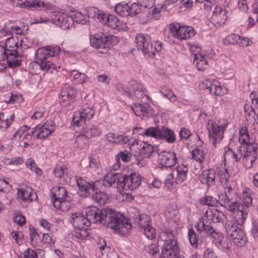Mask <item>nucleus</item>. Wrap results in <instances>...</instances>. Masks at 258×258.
I'll use <instances>...</instances> for the list:
<instances>
[{"mask_svg": "<svg viewBox=\"0 0 258 258\" xmlns=\"http://www.w3.org/2000/svg\"><path fill=\"white\" fill-rule=\"evenodd\" d=\"M88 139L89 137H87V134L84 131V134L80 135L77 137L75 143L77 144L78 147L83 148L84 145L87 143Z\"/></svg>", "mask_w": 258, "mask_h": 258, "instance_id": "obj_54", "label": "nucleus"}, {"mask_svg": "<svg viewBox=\"0 0 258 258\" xmlns=\"http://www.w3.org/2000/svg\"><path fill=\"white\" fill-rule=\"evenodd\" d=\"M250 97H252V105L250 106L253 110V116H256L257 119L258 120V97L254 95L253 93H251L250 95Z\"/></svg>", "mask_w": 258, "mask_h": 258, "instance_id": "obj_49", "label": "nucleus"}, {"mask_svg": "<svg viewBox=\"0 0 258 258\" xmlns=\"http://www.w3.org/2000/svg\"><path fill=\"white\" fill-rule=\"evenodd\" d=\"M225 215L215 208H212L210 211H207L205 216L199 219L195 225L197 231H204L205 233L210 236L215 237L218 235L213 227V223L222 222Z\"/></svg>", "mask_w": 258, "mask_h": 258, "instance_id": "obj_2", "label": "nucleus"}, {"mask_svg": "<svg viewBox=\"0 0 258 258\" xmlns=\"http://www.w3.org/2000/svg\"><path fill=\"white\" fill-rule=\"evenodd\" d=\"M130 9H128V16L134 17L139 14L141 11V7L139 3H133L130 6Z\"/></svg>", "mask_w": 258, "mask_h": 258, "instance_id": "obj_48", "label": "nucleus"}, {"mask_svg": "<svg viewBox=\"0 0 258 258\" xmlns=\"http://www.w3.org/2000/svg\"><path fill=\"white\" fill-rule=\"evenodd\" d=\"M217 237V240L216 241V244L218 247L222 249L223 250L228 249L230 248L231 243L230 240L226 237H224L223 236L220 235H215L214 238H216Z\"/></svg>", "mask_w": 258, "mask_h": 258, "instance_id": "obj_35", "label": "nucleus"}, {"mask_svg": "<svg viewBox=\"0 0 258 258\" xmlns=\"http://www.w3.org/2000/svg\"><path fill=\"white\" fill-rule=\"evenodd\" d=\"M132 110L138 116H148L150 113L151 107L148 101L142 100L137 101L131 106Z\"/></svg>", "mask_w": 258, "mask_h": 258, "instance_id": "obj_19", "label": "nucleus"}, {"mask_svg": "<svg viewBox=\"0 0 258 258\" xmlns=\"http://www.w3.org/2000/svg\"><path fill=\"white\" fill-rule=\"evenodd\" d=\"M244 110L245 113V118L247 120H250L251 119V116H252V118H254V116H253V110L250 105H248L247 104H245L244 106Z\"/></svg>", "mask_w": 258, "mask_h": 258, "instance_id": "obj_60", "label": "nucleus"}, {"mask_svg": "<svg viewBox=\"0 0 258 258\" xmlns=\"http://www.w3.org/2000/svg\"><path fill=\"white\" fill-rule=\"evenodd\" d=\"M110 27L119 30L121 28V22L114 15H109L107 24Z\"/></svg>", "mask_w": 258, "mask_h": 258, "instance_id": "obj_41", "label": "nucleus"}, {"mask_svg": "<svg viewBox=\"0 0 258 258\" xmlns=\"http://www.w3.org/2000/svg\"><path fill=\"white\" fill-rule=\"evenodd\" d=\"M224 153V161L227 160H234L235 162H238L240 160V158L238 157L237 155L232 151L231 149L229 147L225 148Z\"/></svg>", "mask_w": 258, "mask_h": 258, "instance_id": "obj_43", "label": "nucleus"}, {"mask_svg": "<svg viewBox=\"0 0 258 258\" xmlns=\"http://www.w3.org/2000/svg\"><path fill=\"white\" fill-rule=\"evenodd\" d=\"M240 36L236 34H231L227 36L223 40V42L226 45L232 44L235 45L238 43L240 39Z\"/></svg>", "mask_w": 258, "mask_h": 258, "instance_id": "obj_44", "label": "nucleus"}, {"mask_svg": "<svg viewBox=\"0 0 258 258\" xmlns=\"http://www.w3.org/2000/svg\"><path fill=\"white\" fill-rule=\"evenodd\" d=\"M169 174H167L166 178L165 180V185L168 188H171L173 186V175L172 172L169 171Z\"/></svg>", "mask_w": 258, "mask_h": 258, "instance_id": "obj_63", "label": "nucleus"}, {"mask_svg": "<svg viewBox=\"0 0 258 258\" xmlns=\"http://www.w3.org/2000/svg\"><path fill=\"white\" fill-rule=\"evenodd\" d=\"M107 209H100L95 206L89 207L86 210V216L90 222L104 224V219Z\"/></svg>", "mask_w": 258, "mask_h": 258, "instance_id": "obj_16", "label": "nucleus"}, {"mask_svg": "<svg viewBox=\"0 0 258 258\" xmlns=\"http://www.w3.org/2000/svg\"><path fill=\"white\" fill-rule=\"evenodd\" d=\"M209 92L211 95H220L221 93V87L219 82L217 81L213 80Z\"/></svg>", "mask_w": 258, "mask_h": 258, "instance_id": "obj_45", "label": "nucleus"}, {"mask_svg": "<svg viewBox=\"0 0 258 258\" xmlns=\"http://www.w3.org/2000/svg\"><path fill=\"white\" fill-rule=\"evenodd\" d=\"M226 18V10L222 7H216L212 16V20L217 24L221 25L225 23Z\"/></svg>", "mask_w": 258, "mask_h": 258, "instance_id": "obj_26", "label": "nucleus"}, {"mask_svg": "<svg viewBox=\"0 0 258 258\" xmlns=\"http://www.w3.org/2000/svg\"><path fill=\"white\" fill-rule=\"evenodd\" d=\"M227 209L233 213L238 212L237 216L239 217V218L237 220V222L239 224L240 223H242L247 217V212H246V208L242 204H240L237 202L231 203L228 205Z\"/></svg>", "mask_w": 258, "mask_h": 258, "instance_id": "obj_20", "label": "nucleus"}, {"mask_svg": "<svg viewBox=\"0 0 258 258\" xmlns=\"http://www.w3.org/2000/svg\"><path fill=\"white\" fill-rule=\"evenodd\" d=\"M60 47L57 45H47L42 50H39L37 54V63L41 70L50 71L56 70V66L48 60V57L54 56L60 53Z\"/></svg>", "mask_w": 258, "mask_h": 258, "instance_id": "obj_6", "label": "nucleus"}, {"mask_svg": "<svg viewBox=\"0 0 258 258\" xmlns=\"http://www.w3.org/2000/svg\"><path fill=\"white\" fill-rule=\"evenodd\" d=\"M239 141L241 145L244 144H248L250 141V137L248 134V129L246 127H243L239 130Z\"/></svg>", "mask_w": 258, "mask_h": 258, "instance_id": "obj_42", "label": "nucleus"}, {"mask_svg": "<svg viewBox=\"0 0 258 258\" xmlns=\"http://www.w3.org/2000/svg\"><path fill=\"white\" fill-rule=\"evenodd\" d=\"M132 92H135L141 90L143 88V86L135 80H131L130 83V87Z\"/></svg>", "mask_w": 258, "mask_h": 258, "instance_id": "obj_59", "label": "nucleus"}, {"mask_svg": "<svg viewBox=\"0 0 258 258\" xmlns=\"http://www.w3.org/2000/svg\"><path fill=\"white\" fill-rule=\"evenodd\" d=\"M85 134H87V137L89 138H92L93 136H99L101 133V130L97 125H91L86 126L85 128L83 127Z\"/></svg>", "mask_w": 258, "mask_h": 258, "instance_id": "obj_37", "label": "nucleus"}, {"mask_svg": "<svg viewBox=\"0 0 258 258\" xmlns=\"http://www.w3.org/2000/svg\"><path fill=\"white\" fill-rule=\"evenodd\" d=\"M145 250L152 256H154L159 252V249L155 243H152L145 247Z\"/></svg>", "mask_w": 258, "mask_h": 258, "instance_id": "obj_56", "label": "nucleus"}, {"mask_svg": "<svg viewBox=\"0 0 258 258\" xmlns=\"http://www.w3.org/2000/svg\"><path fill=\"white\" fill-rule=\"evenodd\" d=\"M117 88L120 93L125 96L130 97L131 96L133 95V93H132L131 89L125 85L122 84H118L117 85Z\"/></svg>", "mask_w": 258, "mask_h": 258, "instance_id": "obj_52", "label": "nucleus"}, {"mask_svg": "<svg viewBox=\"0 0 258 258\" xmlns=\"http://www.w3.org/2000/svg\"><path fill=\"white\" fill-rule=\"evenodd\" d=\"M196 233L192 229H188V237L190 244L194 248H197L199 245L202 244L204 238L201 235L202 231H199Z\"/></svg>", "mask_w": 258, "mask_h": 258, "instance_id": "obj_28", "label": "nucleus"}, {"mask_svg": "<svg viewBox=\"0 0 258 258\" xmlns=\"http://www.w3.org/2000/svg\"><path fill=\"white\" fill-rule=\"evenodd\" d=\"M154 147L150 144L144 143V145L139 150V155L141 157L148 158L154 152Z\"/></svg>", "mask_w": 258, "mask_h": 258, "instance_id": "obj_36", "label": "nucleus"}, {"mask_svg": "<svg viewBox=\"0 0 258 258\" xmlns=\"http://www.w3.org/2000/svg\"><path fill=\"white\" fill-rule=\"evenodd\" d=\"M176 170L177 176L175 179V182L177 184H180L186 179L188 168L184 165L181 164L177 166Z\"/></svg>", "mask_w": 258, "mask_h": 258, "instance_id": "obj_33", "label": "nucleus"}, {"mask_svg": "<svg viewBox=\"0 0 258 258\" xmlns=\"http://www.w3.org/2000/svg\"><path fill=\"white\" fill-rule=\"evenodd\" d=\"M105 138L109 142L116 144L118 143L121 145L126 144L132 140V138L127 136L122 135L116 136L115 134L113 133H109L106 134Z\"/></svg>", "mask_w": 258, "mask_h": 258, "instance_id": "obj_25", "label": "nucleus"}, {"mask_svg": "<svg viewBox=\"0 0 258 258\" xmlns=\"http://www.w3.org/2000/svg\"><path fill=\"white\" fill-rule=\"evenodd\" d=\"M257 144L254 142L244 144L241 145L238 149L239 153L241 156L243 155V158H246L247 160H249L250 165L248 168H250L253 166V163L255 161L257 157Z\"/></svg>", "mask_w": 258, "mask_h": 258, "instance_id": "obj_13", "label": "nucleus"}, {"mask_svg": "<svg viewBox=\"0 0 258 258\" xmlns=\"http://www.w3.org/2000/svg\"><path fill=\"white\" fill-rule=\"evenodd\" d=\"M95 193H91L92 199L93 201L99 205L105 204L109 198L107 194L104 191H97L96 190Z\"/></svg>", "mask_w": 258, "mask_h": 258, "instance_id": "obj_32", "label": "nucleus"}, {"mask_svg": "<svg viewBox=\"0 0 258 258\" xmlns=\"http://www.w3.org/2000/svg\"><path fill=\"white\" fill-rule=\"evenodd\" d=\"M11 21H10L7 24H5L3 29L2 32H5L7 34L10 35L12 33H15L16 34H21L22 33V29L17 26H10Z\"/></svg>", "mask_w": 258, "mask_h": 258, "instance_id": "obj_39", "label": "nucleus"}, {"mask_svg": "<svg viewBox=\"0 0 258 258\" xmlns=\"http://www.w3.org/2000/svg\"><path fill=\"white\" fill-rule=\"evenodd\" d=\"M19 56L17 51L8 52L5 59L7 60L8 66L10 68H15L21 66L20 61L17 58Z\"/></svg>", "mask_w": 258, "mask_h": 258, "instance_id": "obj_30", "label": "nucleus"}, {"mask_svg": "<svg viewBox=\"0 0 258 258\" xmlns=\"http://www.w3.org/2000/svg\"><path fill=\"white\" fill-rule=\"evenodd\" d=\"M137 214V217L136 219V222L138 223L140 226L143 228L150 225L151 217L147 214L141 215L139 211L137 209H134Z\"/></svg>", "mask_w": 258, "mask_h": 258, "instance_id": "obj_34", "label": "nucleus"}, {"mask_svg": "<svg viewBox=\"0 0 258 258\" xmlns=\"http://www.w3.org/2000/svg\"><path fill=\"white\" fill-rule=\"evenodd\" d=\"M203 152V151L199 148H196L191 152L192 159L197 161L202 162L205 159Z\"/></svg>", "mask_w": 258, "mask_h": 258, "instance_id": "obj_47", "label": "nucleus"}, {"mask_svg": "<svg viewBox=\"0 0 258 258\" xmlns=\"http://www.w3.org/2000/svg\"><path fill=\"white\" fill-rule=\"evenodd\" d=\"M16 44V40L13 37H10L8 38L4 44L5 47L7 52H11L15 51L16 50H14L15 46L13 45H15Z\"/></svg>", "mask_w": 258, "mask_h": 258, "instance_id": "obj_51", "label": "nucleus"}, {"mask_svg": "<svg viewBox=\"0 0 258 258\" xmlns=\"http://www.w3.org/2000/svg\"><path fill=\"white\" fill-rule=\"evenodd\" d=\"M203 258H217V256L214 252L213 249L207 248L204 252Z\"/></svg>", "mask_w": 258, "mask_h": 258, "instance_id": "obj_64", "label": "nucleus"}, {"mask_svg": "<svg viewBox=\"0 0 258 258\" xmlns=\"http://www.w3.org/2000/svg\"><path fill=\"white\" fill-rule=\"evenodd\" d=\"M224 127L222 125H219L212 123L210 127H208L209 140L215 147L223 138Z\"/></svg>", "mask_w": 258, "mask_h": 258, "instance_id": "obj_18", "label": "nucleus"}, {"mask_svg": "<svg viewBox=\"0 0 258 258\" xmlns=\"http://www.w3.org/2000/svg\"><path fill=\"white\" fill-rule=\"evenodd\" d=\"M92 107L85 104L79 111L75 112L72 119L74 124L82 125V123H84L86 120L92 118L95 114Z\"/></svg>", "mask_w": 258, "mask_h": 258, "instance_id": "obj_14", "label": "nucleus"}, {"mask_svg": "<svg viewBox=\"0 0 258 258\" xmlns=\"http://www.w3.org/2000/svg\"><path fill=\"white\" fill-rule=\"evenodd\" d=\"M60 163H57L55 167L52 171L54 176L59 178H61L65 173L68 170V168L64 164L60 165Z\"/></svg>", "mask_w": 258, "mask_h": 258, "instance_id": "obj_38", "label": "nucleus"}, {"mask_svg": "<svg viewBox=\"0 0 258 258\" xmlns=\"http://www.w3.org/2000/svg\"><path fill=\"white\" fill-rule=\"evenodd\" d=\"M144 229V234L149 239H153L155 237V229L151 225L145 227Z\"/></svg>", "mask_w": 258, "mask_h": 258, "instance_id": "obj_55", "label": "nucleus"}, {"mask_svg": "<svg viewBox=\"0 0 258 258\" xmlns=\"http://www.w3.org/2000/svg\"><path fill=\"white\" fill-rule=\"evenodd\" d=\"M77 93V90L73 87L66 85L60 92L59 99L63 102L71 100L74 101Z\"/></svg>", "mask_w": 258, "mask_h": 258, "instance_id": "obj_27", "label": "nucleus"}, {"mask_svg": "<svg viewBox=\"0 0 258 258\" xmlns=\"http://www.w3.org/2000/svg\"><path fill=\"white\" fill-rule=\"evenodd\" d=\"M104 225L123 236L127 235L132 227L122 214L113 209H106Z\"/></svg>", "mask_w": 258, "mask_h": 258, "instance_id": "obj_1", "label": "nucleus"}, {"mask_svg": "<svg viewBox=\"0 0 258 258\" xmlns=\"http://www.w3.org/2000/svg\"><path fill=\"white\" fill-rule=\"evenodd\" d=\"M77 184L81 191L84 192L85 197H87L91 194V191H95L99 189V180L95 182H88L83 179L81 177L75 176Z\"/></svg>", "mask_w": 258, "mask_h": 258, "instance_id": "obj_17", "label": "nucleus"}, {"mask_svg": "<svg viewBox=\"0 0 258 258\" xmlns=\"http://www.w3.org/2000/svg\"><path fill=\"white\" fill-rule=\"evenodd\" d=\"M121 173H109L104 177V180H101L99 181L100 183L99 184V188L100 186L102 184L106 187H110L113 185V184L116 182L117 187L120 189L119 185L118 184L119 181L120 180V177Z\"/></svg>", "mask_w": 258, "mask_h": 258, "instance_id": "obj_22", "label": "nucleus"}, {"mask_svg": "<svg viewBox=\"0 0 258 258\" xmlns=\"http://www.w3.org/2000/svg\"><path fill=\"white\" fill-rule=\"evenodd\" d=\"M55 127V125L53 120H47L42 126H39L35 138L38 139H45L54 131Z\"/></svg>", "mask_w": 258, "mask_h": 258, "instance_id": "obj_21", "label": "nucleus"}, {"mask_svg": "<svg viewBox=\"0 0 258 258\" xmlns=\"http://www.w3.org/2000/svg\"><path fill=\"white\" fill-rule=\"evenodd\" d=\"M160 237L164 241L160 258H175L177 256L179 247L175 239L174 231L166 228L160 233Z\"/></svg>", "mask_w": 258, "mask_h": 258, "instance_id": "obj_4", "label": "nucleus"}, {"mask_svg": "<svg viewBox=\"0 0 258 258\" xmlns=\"http://www.w3.org/2000/svg\"><path fill=\"white\" fill-rule=\"evenodd\" d=\"M202 204H205L209 206L217 207L218 204V201L216 198H214L212 196H206L203 201Z\"/></svg>", "mask_w": 258, "mask_h": 258, "instance_id": "obj_53", "label": "nucleus"}, {"mask_svg": "<svg viewBox=\"0 0 258 258\" xmlns=\"http://www.w3.org/2000/svg\"><path fill=\"white\" fill-rule=\"evenodd\" d=\"M132 158V154L127 150L120 151L115 156L116 163L113 165V169L116 170L120 166V159L122 161L127 162L131 160Z\"/></svg>", "mask_w": 258, "mask_h": 258, "instance_id": "obj_31", "label": "nucleus"}, {"mask_svg": "<svg viewBox=\"0 0 258 258\" xmlns=\"http://www.w3.org/2000/svg\"><path fill=\"white\" fill-rule=\"evenodd\" d=\"M200 177L202 182L206 184L208 187L214 185L215 182V171L214 169L210 168L203 170Z\"/></svg>", "mask_w": 258, "mask_h": 258, "instance_id": "obj_24", "label": "nucleus"}, {"mask_svg": "<svg viewBox=\"0 0 258 258\" xmlns=\"http://www.w3.org/2000/svg\"><path fill=\"white\" fill-rule=\"evenodd\" d=\"M217 201H218V204H220L221 206H223L224 204L228 203L230 201L229 194L226 193V191H224V193H220L219 195Z\"/></svg>", "mask_w": 258, "mask_h": 258, "instance_id": "obj_57", "label": "nucleus"}, {"mask_svg": "<svg viewBox=\"0 0 258 258\" xmlns=\"http://www.w3.org/2000/svg\"><path fill=\"white\" fill-rule=\"evenodd\" d=\"M118 42V37L102 32L95 33L90 37V45L97 49L100 53H107L111 47Z\"/></svg>", "mask_w": 258, "mask_h": 258, "instance_id": "obj_5", "label": "nucleus"}, {"mask_svg": "<svg viewBox=\"0 0 258 258\" xmlns=\"http://www.w3.org/2000/svg\"><path fill=\"white\" fill-rule=\"evenodd\" d=\"M175 35V38L179 40L188 39L195 35V31L191 27L180 26Z\"/></svg>", "mask_w": 258, "mask_h": 258, "instance_id": "obj_29", "label": "nucleus"}, {"mask_svg": "<svg viewBox=\"0 0 258 258\" xmlns=\"http://www.w3.org/2000/svg\"><path fill=\"white\" fill-rule=\"evenodd\" d=\"M71 222L76 229L80 230L79 233V237L84 239L89 235V228L91 226V222L81 213H74L72 214Z\"/></svg>", "mask_w": 258, "mask_h": 258, "instance_id": "obj_10", "label": "nucleus"}, {"mask_svg": "<svg viewBox=\"0 0 258 258\" xmlns=\"http://www.w3.org/2000/svg\"><path fill=\"white\" fill-rule=\"evenodd\" d=\"M50 196L55 208L61 209L63 204L66 202L68 197V191L62 186H57L54 192L51 191Z\"/></svg>", "mask_w": 258, "mask_h": 258, "instance_id": "obj_15", "label": "nucleus"}, {"mask_svg": "<svg viewBox=\"0 0 258 258\" xmlns=\"http://www.w3.org/2000/svg\"><path fill=\"white\" fill-rule=\"evenodd\" d=\"M225 230L235 245L238 247L244 246L247 241V238L242 230L239 228L237 222L229 220L225 224Z\"/></svg>", "mask_w": 258, "mask_h": 258, "instance_id": "obj_9", "label": "nucleus"}, {"mask_svg": "<svg viewBox=\"0 0 258 258\" xmlns=\"http://www.w3.org/2000/svg\"><path fill=\"white\" fill-rule=\"evenodd\" d=\"M160 92L165 97L169 99L170 101L174 102L176 100V96L171 90L165 88H161Z\"/></svg>", "mask_w": 258, "mask_h": 258, "instance_id": "obj_50", "label": "nucleus"}, {"mask_svg": "<svg viewBox=\"0 0 258 258\" xmlns=\"http://www.w3.org/2000/svg\"><path fill=\"white\" fill-rule=\"evenodd\" d=\"M119 181L120 190H133L141 184V177L138 173L131 172L129 174H122Z\"/></svg>", "mask_w": 258, "mask_h": 258, "instance_id": "obj_11", "label": "nucleus"}, {"mask_svg": "<svg viewBox=\"0 0 258 258\" xmlns=\"http://www.w3.org/2000/svg\"><path fill=\"white\" fill-rule=\"evenodd\" d=\"M141 7H144L145 8L151 9L155 4V0H138Z\"/></svg>", "mask_w": 258, "mask_h": 258, "instance_id": "obj_61", "label": "nucleus"}, {"mask_svg": "<svg viewBox=\"0 0 258 258\" xmlns=\"http://www.w3.org/2000/svg\"><path fill=\"white\" fill-rule=\"evenodd\" d=\"M144 135L148 137L164 141L169 144H172L176 141L174 132L164 125H156L147 128L144 132Z\"/></svg>", "mask_w": 258, "mask_h": 258, "instance_id": "obj_8", "label": "nucleus"}, {"mask_svg": "<svg viewBox=\"0 0 258 258\" xmlns=\"http://www.w3.org/2000/svg\"><path fill=\"white\" fill-rule=\"evenodd\" d=\"M50 17L52 23L63 30L69 29L74 21L82 25L89 22L88 16L79 12L71 16L60 12H54L51 13Z\"/></svg>", "mask_w": 258, "mask_h": 258, "instance_id": "obj_3", "label": "nucleus"}, {"mask_svg": "<svg viewBox=\"0 0 258 258\" xmlns=\"http://www.w3.org/2000/svg\"><path fill=\"white\" fill-rule=\"evenodd\" d=\"M128 9H130L129 5L126 3H119L115 7L114 10L116 14L121 17L128 16Z\"/></svg>", "mask_w": 258, "mask_h": 258, "instance_id": "obj_40", "label": "nucleus"}, {"mask_svg": "<svg viewBox=\"0 0 258 258\" xmlns=\"http://www.w3.org/2000/svg\"><path fill=\"white\" fill-rule=\"evenodd\" d=\"M136 42L138 49H141L149 57L154 58L156 52L160 51L162 49V43L159 41L152 43L151 37L148 34H138L136 36Z\"/></svg>", "mask_w": 258, "mask_h": 258, "instance_id": "obj_7", "label": "nucleus"}, {"mask_svg": "<svg viewBox=\"0 0 258 258\" xmlns=\"http://www.w3.org/2000/svg\"><path fill=\"white\" fill-rule=\"evenodd\" d=\"M18 197L23 201L30 202L37 199V195L34 190L30 186L19 188L17 191Z\"/></svg>", "mask_w": 258, "mask_h": 258, "instance_id": "obj_23", "label": "nucleus"}, {"mask_svg": "<svg viewBox=\"0 0 258 258\" xmlns=\"http://www.w3.org/2000/svg\"><path fill=\"white\" fill-rule=\"evenodd\" d=\"M190 132L188 129L185 127H182L179 132V137L181 139L187 140L191 136Z\"/></svg>", "mask_w": 258, "mask_h": 258, "instance_id": "obj_62", "label": "nucleus"}, {"mask_svg": "<svg viewBox=\"0 0 258 258\" xmlns=\"http://www.w3.org/2000/svg\"><path fill=\"white\" fill-rule=\"evenodd\" d=\"M133 95L138 99H140V100H143L145 101H149V97L148 95L145 94L143 88L141 90L134 92L132 96Z\"/></svg>", "mask_w": 258, "mask_h": 258, "instance_id": "obj_58", "label": "nucleus"}, {"mask_svg": "<svg viewBox=\"0 0 258 258\" xmlns=\"http://www.w3.org/2000/svg\"><path fill=\"white\" fill-rule=\"evenodd\" d=\"M219 176L221 184L226 185L228 183L230 177L228 169L224 168L220 170L219 172Z\"/></svg>", "mask_w": 258, "mask_h": 258, "instance_id": "obj_46", "label": "nucleus"}, {"mask_svg": "<svg viewBox=\"0 0 258 258\" xmlns=\"http://www.w3.org/2000/svg\"><path fill=\"white\" fill-rule=\"evenodd\" d=\"M159 164L158 168L163 171H171V168L177 162L176 155L174 152L162 151L159 154Z\"/></svg>", "mask_w": 258, "mask_h": 258, "instance_id": "obj_12", "label": "nucleus"}]
</instances>
